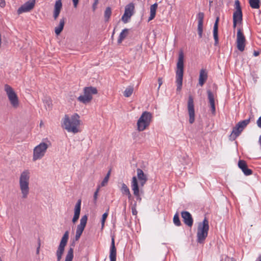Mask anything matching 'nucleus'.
I'll return each mask as SVG.
<instances>
[{"mask_svg":"<svg viewBox=\"0 0 261 261\" xmlns=\"http://www.w3.org/2000/svg\"><path fill=\"white\" fill-rule=\"evenodd\" d=\"M128 34V29H123L120 33L119 38L118 39L117 42L118 44H120L122 41L126 38Z\"/></svg>","mask_w":261,"mask_h":261,"instance_id":"28","label":"nucleus"},{"mask_svg":"<svg viewBox=\"0 0 261 261\" xmlns=\"http://www.w3.org/2000/svg\"><path fill=\"white\" fill-rule=\"evenodd\" d=\"M152 116L150 113L144 112L138 120L137 127L139 131H143L148 127L151 121Z\"/></svg>","mask_w":261,"mask_h":261,"instance_id":"6","label":"nucleus"},{"mask_svg":"<svg viewBox=\"0 0 261 261\" xmlns=\"http://www.w3.org/2000/svg\"><path fill=\"white\" fill-rule=\"evenodd\" d=\"M80 125L79 115L75 113L70 117L65 115L62 119V126L68 132L76 134L80 132L79 126Z\"/></svg>","mask_w":261,"mask_h":261,"instance_id":"1","label":"nucleus"},{"mask_svg":"<svg viewBox=\"0 0 261 261\" xmlns=\"http://www.w3.org/2000/svg\"><path fill=\"white\" fill-rule=\"evenodd\" d=\"M99 187L96 190V191L94 192V200L96 201L97 198V194L99 191Z\"/></svg>","mask_w":261,"mask_h":261,"instance_id":"44","label":"nucleus"},{"mask_svg":"<svg viewBox=\"0 0 261 261\" xmlns=\"http://www.w3.org/2000/svg\"><path fill=\"white\" fill-rule=\"evenodd\" d=\"M112 14V11L110 7H107L105 11V19L106 21H108Z\"/></svg>","mask_w":261,"mask_h":261,"instance_id":"34","label":"nucleus"},{"mask_svg":"<svg viewBox=\"0 0 261 261\" xmlns=\"http://www.w3.org/2000/svg\"><path fill=\"white\" fill-rule=\"evenodd\" d=\"M72 246V247H70L66 255L65 259V261H72V259L73 258V247H74V243H73L71 245Z\"/></svg>","mask_w":261,"mask_h":261,"instance_id":"27","label":"nucleus"},{"mask_svg":"<svg viewBox=\"0 0 261 261\" xmlns=\"http://www.w3.org/2000/svg\"><path fill=\"white\" fill-rule=\"evenodd\" d=\"M158 8V4L155 3L152 5L150 8V16L148 19V21H150L153 19L156 15V11Z\"/></svg>","mask_w":261,"mask_h":261,"instance_id":"25","label":"nucleus"},{"mask_svg":"<svg viewBox=\"0 0 261 261\" xmlns=\"http://www.w3.org/2000/svg\"><path fill=\"white\" fill-rule=\"evenodd\" d=\"M65 18H63L60 20L59 24L58 27L55 28V33L57 35H59L62 31L65 24Z\"/></svg>","mask_w":261,"mask_h":261,"instance_id":"26","label":"nucleus"},{"mask_svg":"<svg viewBox=\"0 0 261 261\" xmlns=\"http://www.w3.org/2000/svg\"><path fill=\"white\" fill-rule=\"evenodd\" d=\"M188 111L189 115V123L192 124L195 121V110L194 100L191 95L189 96L188 98Z\"/></svg>","mask_w":261,"mask_h":261,"instance_id":"14","label":"nucleus"},{"mask_svg":"<svg viewBox=\"0 0 261 261\" xmlns=\"http://www.w3.org/2000/svg\"><path fill=\"white\" fill-rule=\"evenodd\" d=\"M257 125L258 127L261 128V116L259 117L256 122Z\"/></svg>","mask_w":261,"mask_h":261,"instance_id":"45","label":"nucleus"},{"mask_svg":"<svg viewBox=\"0 0 261 261\" xmlns=\"http://www.w3.org/2000/svg\"><path fill=\"white\" fill-rule=\"evenodd\" d=\"M147 179H148L139 180L140 186L141 187H142L144 186V185L146 184V181H147Z\"/></svg>","mask_w":261,"mask_h":261,"instance_id":"42","label":"nucleus"},{"mask_svg":"<svg viewBox=\"0 0 261 261\" xmlns=\"http://www.w3.org/2000/svg\"><path fill=\"white\" fill-rule=\"evenodd\" d=\"M110 261H116V248L115 246L114 237H112L111 244L110 249Z\"/></svg>","mask_w":261,"mask_h":261,"instance_id":"21","label":"nucleus"},{"mask_svg":"<svg viewBox=\"0 0 261 261\" xmlns=\"http://www.w3.org/2000/svg\"><path fill=\"white\" fill-rule=\"evenodd\" d=\"M40 246V243H39L38 247H37V250H36V253L37 254H38L39 253Z\"/></svg>","mask_w":261,"mask_h":261,"instance_id":"54","label":"nucleus"},{"mask_svg":"<svg viewBox=\"0 0 261 261\" xmlns=\"http://www.w3.org/2000/svg\"><path fill=\"white\" fill-rule=\"evenodd\" d=\"M235 11L233 14V20L237 21L238 23H242L243 20V14L240 3L239 0H236L234 3Z\"/></svg>","mask_w":261,"mask_h":261,"instance_id":"11","label":"nucleus"},{"mask_svg":"<svg viewBox=\"0 0 261 261\" xmlns=\"http://www.w3.org/2000/svg\"><path fill=\"white\" fill-rule=\"evenodd\" d=\"M134 88L132 86H129L126 88L124 91V96L126 97H129L133 93Z\"/></svg>","mask_w":261,"mask_h":261,"instance_id":"33","label":"nucleus"},{"mask_svg":"<svg viewBox=\"0 0 261 261\" xmlns=\"http://www.w3.org/2000/svg\"><path fill=\"white\" fill-rule=\"evenodd\" d=\"M245 41L246 39L241 29H238L237 34V46L240 51H243L244 50Z\"/></svg>","mask_w":261,"mask_h":261,"instance_id":"12","label":"nucleus"},{"mask_svg":"<svg viewBox=\"0 0 261 261\" xmlns=\"http://www.w3.org/2000/svg\"><path fill=\"white\" fill-rule=\"evenodd\" d=\"M81 200L79 199L77 201L75 207H74V214L80 216V212H81Z\"/></svg>","mask_w":261,"mask_h":261,"instance_id":"32","label":"nucleus"},{"mask_svg":"<svg viewBox=\"0 0 261 261\" xmlns=\"http://www.w3.org/2000/svg\"><path fill=\"white\" fill-rule=\"evenodd\" d=\"M69 239V231H66L62 237L60 244L56 251L57 261H61L64 252L65 247Z\"/></svg>","mask_w":261,"mask_h":261,"instance_id":"9","label":"nucleus"},{"mask_svg":"<svg viewBox=\"0 0 261 261\" xmlns=\"http://www.w3.org/2000/svg\"><path fill=\"white\" fill-rule=\"evenodd\" d=\"M62 7V4L61 0H57L55 3L54 10L61 11Z\"/></svg>","mask_w":261,"mask_h":261,"instance_id":"38","label":"nucleus"},{"mask_svg":"<svg viewBox=\"0 0 261 261\" xmlns=\"http://www.w3.org/2000/svg\"><path fill=\"white\" fill-rule=\"evenodd\" d=\"M219 18L217 17L213 28V36L215 40L214 45L217 46L219 43V37H218V23H219Z\"/></svg>","mask_w":261,"mask_h":261,"instance_id":"22","label":"nucleus"},{"mask_svg":"<svg viewBox=\"0 0 261 261\" xmlns=\"http://www.w3.org/2000/svg\"><path fill=\"white\" fill-rule=\"evenodd\" d=\"M207 93L208 103L210 104V106L211 108V112L213 114L215 115L216 114V108L214 94L210 90H208L207 91Z\"/></svg>","mask_w":261,"mask_h":261,"instance_id":"19","label":"nucleus"},{"mask_svg":"<svg viewBox=\"0 0 261 261\" xmlns=\"http://www.w3.org/2000/svg\"><path fill=\"white\" fill-rule=\"evenodd\" d=\"M184 55L182 51L179 53L176 70V83L177 84V91H180L182 85L184 74Z\"/></svg>","mask_w":261,"mask_h":261,"instance_id":"2","label":"nucleus"},{"mask_svg":"<svg viewBox=\"0 0 261 261\" xmlns=\"http://www.w3.org/2000/svg\"><path fill=\"white\" fill-rule=\"evenodd\" d=\"M137 177L139 180L148 179L147 175L145 174L143 170L140 168L137 169Z\"/></svg>","mask_w":261,"mask_h":261,"instance_id":"30","label":"nucleus"},{"mask_svg":"<svg viewBox=\"0 0 261 261\" xmlns=\"http://www.w3.org/2000/svg\"><path fill=\"white\" fill-rule=\"evenodd\" d=\"M132 214L133 215H136L137 214V211L135 208V207H132Z\"/></svg>","mask_w":261,"mask_h":261,"instance_id":"48","label":"nucleus"},{"mask_svg":"<svg viewBox=\"0 0 261 261\" xmlns=\"http://www.w3.org/2000/svg\"><path fill=\"white\" fill-rule=\"evenodd\" d=\"M35 4V0H30L22 5L17 10V13L20 14L22 13L27 12L32 10Z\"/></svg>","mask_w":261,"mask_h":261,"instance_id":"16","label":"nucleus"},{"mask_svg":"<svg viewBox=\"0 0 261 261\" xmlns=\"http://www.w3.org/2000/svg\"><path fill=\"white\" fill-rule=\"evenodd\" d=\"M111 174V170H110L107 173L106 176L105 177L106 178H107L108 179H109L110 176Z\"/></svg>","mask_w":261,"mask_h":261,"instance_id":"51","label":"nucleus"},{"mask_svg":"<svg viewBox=\"0 0 261 261\" xmlns=\"http://www.w3.org/2000/svg\"><path fill=\"white\" fill-rule=\"evenodd\" d=\"M257 261H261V255H259L257 258Z\"/></svg>","mask_w":261,"mask_h":261,"instance_id":"57","label":"nucleus"},{"mask_svg":"<svg viewBox=\"0 0 261 261\" xmlns=\"http://www.w3.org/2000/svg\"><path fill=\"white\" fill-rule=\"evenodd\" d=\"M132 189L133 191L134 195L136 197L137 200L141 201V198L140 197V193H142V191L141 189L139 190V184L137 178L136 176H133L131 182Z\"/></svg>","mask_w":261,"mask_h":261,"instance_id":"15","label":"nucleus"},{"mask_svg":"<svg viewBox=\"0 0 261 261\" xmlns=\"http://www.w3.org/2000/svg\"><path fill=\"white\" fill-rule=\"evenodd\" d=\"M238 166L245 175L248 176L252 174V170L248 168L247 163L245 161L239 160Z\"/></svg>","mask_w":261,"mask_h":261,"instance_id":"20","label":"nucleus"},{"mask_svg":"<svg viewBox=\"0 0 261 261\" xmlns=\"http://www.w3.org/2000/svg\"><path fill=\"white\" fill-rule=\"evenodd\" d=\"M209 230L208 221L206 217L202 222L198 224L197 232V242L198 243H202L208 234Z\"/></svg>","mask_w":261,"mask_h":261,"instance_id":"3","label":"nucleus"},{"mask_svg":"<svg viewBox=\"0 0 261 261\" xmlns=\"http://www.w3.org/2000/svg\"><path fill=\"white\" fill-rule=\"evenodd\" d=\"M259 53L258 51L254 50L253 52V55L255 57L258 56L259 55Z\"/></svg>","mask_w":261,"mask_h":261,"instance_id":"52","label":"nucleus"},{"mask_svg":"<svg viewBox=\"0 0 261 261\" xmlns=\"http://www.w3.org/2000/svg\"><path fill=\"white\" fill-rule=\"evenodd\" d=\"M98 3V0H94V3L93 4V5H92V8H93V10H95L96 9Z\"/></svg>","mask_w":261,"mask_h":261,"instance_id":"43","label":"nucleus"},{"mask_svg":"<svg viewBox=\"0 0 261 261\" xmlns=\"http://www.w3.org/2000/svg\"><path fill=\"white\" fill-rule=\"evenodd\" d=\"M121 192L122 194L126 195L129 194V192H130L129 188L127 187L126 185L124 183L122 184V186L120 189Z\"/></svg>","mask_w":261,"mask_h":261,"instance_id":"35","label":"nucleus"},{"mask_svg":"<svg viewBox=\"0 0 261 261\" xmlns=\"http://www.w3.org/2000/svg\"><path fill=\"white\" fill-rule=\"evenodd\" d=\"M108 211H109V208L108 209V210L107 211V212H106V213H105L102 215V219H101V229H103V227H104L105 223L106 220V219H107V218L108 217Z\"/></svg>","mask_w":261,"mask_h":261,"instance_id":"37","label":"nucleus"},{"mask_svg":"<svg viewBox=\"0 0 261 261\" xmlns=\"http://www.w3.org/2000/svg\"><path fill=\"white\" fill-rule=\"evenodd\" d=\"M46 103H47L48 106H49L50 104L51 103V100L50 99L46 100Z\"/></svg>","mask_w":261,"mask_h":261,"instance_id":"56","label":"nucleus"},{"mask_svg":"<svg viewBox=\"0 0 261 261\" xmlns=\"http://www.w3.org/2000/svg\"><path fill=\"white\" fill-rule=\"evenodd\" d=\"M173 222L174 224L177 226H179L181 224L179 220V215L177 213H176L173 217Z\"/></svg>","mask_w":261,"mask_h":261,"instance_id":"36","label":"nucleus"},{"mask_svg":"<svg viewBox=\"0 0 261 261\" xmlns=\"http://www.w3.org/2000/svg\"><path fill=\"white\" fill-rule=\"evenodd\" d=\"M181 218L184 223L189 227H191L193 224V219L191 214L187 211H182L181 213Z\"/></svg>","mask_w":261,"mask_h":261,"instance_id":"17","label":"nucleus"},{"mask_svg":"<svg viewBox=\"0 0 261 261\" xmlns=\"http://www.w3.org/2000/svg\"><path fill=\"white\" fill-rule=\"evenodd\" d=\"M111 174V170H110L107 173L106 176L105 177L106 178H107L108 179H109L110 176Z\"/></svg>","mask_w":261,"mask_h":261,"instance_id":"50","label":"nucleus"},{"mask_svg":"<svg viewBox=\"0 0 261 261\" xmlns=\"http://www.w3.org/2000/svg\"><path fill=\"white\" fill-rule=\"evenodd\" d=\"M158 83H159V87L158 88V90H159L161 86L163 84V81H162V79L161 78V77H159L158 79Z\"/></svg>","mask_w":261,"mask_h":261,"instance_id":"46","label":"nucleus"},{"mask_svg":"<svg viewBox=\"0 0 261 261\" xmlns=\"http://www.w3.org/2000/svg\"><path fill=\"white\" fill-rule=\"evenodd\" d=\"M79 0H72L73 6L74 8H76L77 7V5L78 4Z\"/></svg>","mask_w":261,"mask_h":261,"instance_id":"49","label":"nucleus"},{"mask_svg":"<svg viewBox=\"0 0 261 261\" xmlns=\"http://www.w3.org/2000/svg\"><path fill=\"white\" fill-rule=\"evenodd\" d=\"M207 79V73L205 69H202L200 71L199 84L202 86Z\"/></svg>","mask_w":261,"mask_h":261,"instance_id":"23","label":"nucleus"},{"mask_svg":"<svg viewBox=\"0 0 261 261\" xmlns=\"http://www.w3.org/2000/svg\"><path fill=\"white\" fill-rule=\"evenodd\" d=\"M79 217L80 216H78L77 215L74 214V216H73V217L72 220L73 223H75L79 219Z\"/></svg>","mask_w":261,"mask_h":261,"instance_id":"41","label":"nucleus"},{"mask_svg":"<svg viewBox=\"0 0 261 261\" xmlns=\"http://www.w3.org/2000/svg\"><path fill=\"white\" fill-rule=\"evenodd\" d=\"M97 93V90L95 87L90 86L85 87L84 89V95H80L77 98V100L84 104H87L92 99V95Z\"/></svg>","mask_w":261,"mask_h":261,"instance_id":"5","label":"nucleus"},{"mask_svg":"<svg viewBox=\"0 0 261 261\" xmlns=\"http://www.w3.org/2000/svg\"><path fill=\"white\" fill-rule=\"evenodd\" d=\"M29 172L27 170L24 171L20 175L19 185L23 198H26L29 192Z\"/></svg>","mask_w":261,"mask_h":261,"instance_id":"4","label":"nucleus"},{"mask_svg":"<svg viewBox=\"0 0 261 261\" xmlns=\"http://www.w3.org/2000/svg\"><path fill=\"white\" fill-rule=\"evenodd\" d=\"M135 10L134 4L132 3L127 5L125 7L124 13L121 19L124 22L126 23L128 20L134 14Z\"/></svg>","mask_w":261,"mask_h":261,"instance_id":"13","label":"nucleus"},{"mask_svg":"<svg viewBox=\"0 0 261 261\" xmlns=\"http://www.w3.org/2000/svg\"><path fill=\"white\" fill-rule=\"evenodd\" d=\"M243 130L239 127L237 124L232 129V131L229 136L230 140H234L241 133Z\"/></svg>","mask_w":261,"mask_h":261,"instance_id":"24","label":"nucleus"},{"mask_svg":"<svg viewBox=\"0 0 261 261\" xmlns=\"http://www.w3.org/2000/svg\"><path fill=\"white\" fill-rule=\"evenodd\" d=\"M88 220V216L87 215H85L82 216L80 220V223L77 226L76 230V233L75 236V241H78L81 237L85 227L86 225Z\"/></svg>","mask_w":261,"mask_h":261,"instance_id":"10","label":"nucleus"},{"mask_svg":"<svg viewBox=\"0 0 261 261\" xmlns=\"http://www.w3.org/2000/svg\"><path fill=\"white\" fill-rule=\"evenodd\" d=\"M108 180H109V179H108L107 178H106L105 177L104 179H103V180L102 181V182H101L100 186L104 187L106 185H107V184H108Z\"/></svg>","mask_w":261,"mask_h":261,"instance_id":"39","label":"nucleus"},{"mask_svg":"<svg viewBox=\"0 0 261 261\" xmlns=\"http://www.w3.org/2000/svg\"><path fill=\"white\" fill-rule=\"evenodd\" d=\"M126 195H127L128 196V198L129 199H130L131 198V197H132V195H131L130 192H129V194H126Z\"/></svg>","mask_w":261,"mask_h":261,"instance_id":"55","label":"nucleus"},{"mask_svg":"<svg viewBox=\"0 0 261 261\" xmlns=\"http://www.w3.org/2000/svg\"><path fill=\"white\" fill-rule=\"evenodd\" d=\"M259 0H249V3L252 8L258 9L259 8Z\"/></svg>","mask_w":261,"mask_h":261,"instance_id":"31","label":"nucleus"},{"mask_svg":"<svg viewBox=\"0 0 261 261\" xmlns=\"http://www.w3.org/2000/svg\"><path fill=\"white\" fill-rule=\"evenodd\" d=\"M238 23V21L233 20V28L234 29L236 28L237 24Z\"/></svg>","mask_w":261,"mask_h":261,"instance_id":"53","label":"nucleus"},{"mask_svg":"<svg viewBox=\"0 0 261 261\" xmlns=\"http://www.w3.org/2000/svg\"><path fill=\"white\" fill-rule=\"evenodd\" d=\"M6 5L5 0H0V6L1 7H4Z\"/></svg>","mask_w":261,"mask_h":261,"instance_id":"47","label":"nucleus"},{"mask_svg":"<svg viewBox=\"0 0 261 261\" xmlns=\"http://www.w3.org/2000/svg\"><path fill=\"white\" fill-rule=\"evenodd\" d=\"M204 14L203 12H199L197 15L198 19V27L197 31L199 37L200 38L202 37L203 33V23Z\"/></svg>","mask_w":261,"mask_h":261,"instance_id":"18","label":"nucleus"},{"mask_svg":"<svg viewBox=\"0 0 261 261\" xmlns=\"http://www.w3.org/2000/svg\"><path fill=\"white\" fill-rule=\"evenodd\" d=\"M250 121V118L244 120L243 121H240L237 123L239 127H240L242 130L246 127V126L249 123Z\"/></svg>","mask_w":261,"mask_h":261,"instance_id":"29","label":"nucleus"},{"mask_svg":"<svg viewBox=\"0 0 261 261\" xmlns=\"http://www.w3.org/2000/svg\"><path fill=\"white\" fill-rule=\"evenodd\" d=\"M60 11L54 10V17L55 19H56L60 14Z\"/></svg>","mask_w":261,"mask_h":261,"instance_id":"40","label":"nucleus"},{"mask_svg":"<svg viewBox=\"0 0 261 261\" xmlns=\"http://www.w3.org/2000/svg\"><path fill=\"white\" fill-rule=\"evenodd\" d=\"M50 144V143L48 144L44 142H41L36 146L33 150V161H36L42 159L44 156Z\"/></svg>","mask_w":261,"mask_h":261,"instance_id":"7","label":"nucleus"},{"mask_svg":"<svg viewBox=\"0 0 261 261\" xmlns=\"http://www.w3.org/2000/svg\"><path fill=\"white\" fill-rule=\"evenodd\" d=\"M4 89L12 106L15 109L17 108L19 106V100L13 88L9 85L6 84Z\"/></svg>","mask_w":261,"mask_h":261,"instance_id":"8","label":"nucleus"}]
</instances>
